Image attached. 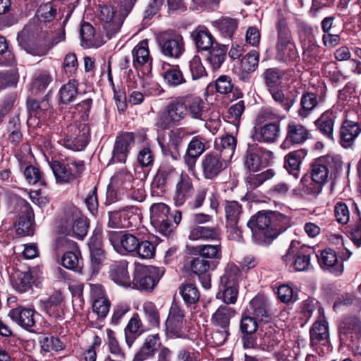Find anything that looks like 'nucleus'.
I'll return each mask as SVG.
<instances>
[{"label": "nucleus", "mask_w": 361, "mask_h": 361, "mask_svg": "<svg viewBox=\"0 0 361 361\" xmlns=\"http://www.w3.org/2000/svg\"><path fill=\"white\" fill-rule=\"evenodd\" d=\"M65 39V30L54 37L49 32L47 23L32 20L18 34L17 40L22 49L33 56H42L59 42Z\"/></svg>", "instance_id": "obj_1"}, {"label": "nucleus", "mask_w": 361, "mask_h": 361, "mask_svg": "<svg viewBox=\"0 0 361 361\" xmlns=\"http://www.w3.org/2000/svg\"><path fill=\"white\" fill-rule=\"evenodd\" d=\"M204 103L200 97H177L171 99L159 113L157 126L169 129L178 126L189 116L192 119L204 121Z\"/></svg>", "instance_id": "obj_2"}, {"label": "nucleus", "mask_w": 361, "mask_h": 361, "mask_svg": "<svg viewBox=\"0 0 361 361\" xmlns=\"http://www.w3.org/2000/svg\"><path fill=\"white\" fill-rule=\"evenodd\" d=\"M253 242L259 245L269 244L290 226V219L279 212L259 211L247 223Z\"/></svg>", "instance_id": "obj_3"}, {"label": "nucleus", "mask_w": 361, "mask_h": 361, "mask_svg": "<svg viewBox=\"0 0 361 361\" xmlns=\"http://www.w3.org/2000/svg\"><path fill=\"white\" fill-rule=\"evenodd\" d=\"M342 166L343 161L337 157L327 155L316 159L311 166V178L314 185L306 186L305 192L312 195L319 194L329 178L337 173Z\"/></svg>", "instance_id": "obj_4"}, {"label": "nucleus", "mask_w": 361, "mask_h": 361, "mask_svg": "<svg viewBox=\"0 0 361 361\" xmlns=\"http://www.w3.org/2000/svg\"><path fill=\"white\" fill-rule=\"evenodd\" d=\"M277 39L275 45L276 59L279 61H292L298 52L286 19L279 16L276 22Z\"/></svg>", "instance_id": "obj_5"}, {"label": "nucleus", "mask_w": 361, "mask_h": 361, "mask_svg": "<svg viewBox=\"0 0 361 361\" xmlns=\"http://www.w3.org/2000/svg\"><path fill=\"white\" fill-rule=\"evenodd\" d=\"M163 274L162 269L140 264H135L131 287L140 290H151L157 286Z\"/></svg>", "instance_id": "obj_6"}, {"label": "nucleus", "mask_w": 361, "mask_h": 361, "mask_svg": "<svg viewBox=\"0 0 361 361\" xmlns=\"http://www.w3.org/2000/svg\"><path fill=\"white\" fill-rule=\"evenodd\" d=\"M313 251L309 247L300 245L298 241H292L282 259L290 263L295 271H307L310 267V257Z\"/></svg>", "instance_id": "obj_7"}, {"label": "nucleus", "mask_w": 361, "mask_h": 361, "mask_svg": "<svg viewBox=\"0 0 361 361\" xmlns=\"http://www.w3.org/2000/svg\"><path fill=\"white\" fill-rule=\"evenodd\" d=\"M89 221L76 209L67 212L61 222V231L66 235L83 239L88 231Z\"/></svg>", "instance_id": "obj_8"}, {"label": "nucleus", "mask_w": 361, "mask_h": 361, "mask_svg": "<svg viewBox=\"0 0 361 361\" xmlns=\"http://www.w3.org/2000/svg\"><path fill=\"white\" fill-rule=\"evenodd\" d=\"M89 137L90 128L87 124H71L68 126L66 135L61 140V143L71 150L81 151L86 147Z\"/></svg>", "instance_id": "obj_9"}, {"label": "nucleus", "mask_w": 361, "mask_h": 361, "mask_svg": "<svg viewBox=\"0 0 361 361\" xmlns=\"http://www.w3.org/2000/svg\"><path fill=\"white\" fill-rule=\"evenodd\" d=\"M98 18L109 39L114 37L121 30L124 20V16L117 13L111 6H99Z\"/></svg>", "instance_id": "obj_10"}, {"label": "nucleus", "mask_w": 361, "mask_h": 361, "mask_svg": "<svg viewBox=\"0 0 361 361\" xmlns=\"http://www.w3.org/2000/svg\"><path fill=\"white\" fill-rule=\"evenodd\" d=\"M56 180L59 183H69L80 176L84 170V161H71L66 166L58 160L49 161Z\"/></svg>", "instance_id": "obj_11"}, {"label": "nucleus", "mask_w": 361, "mask_h": 361, "mask_svg": "<svg viewBox=\"0 0 361 361\" xmlns=\"http://www.w3.org/2000/svg\"><path fill=\"white\" fill-rule=\"evenodd\" d=\"M272 158V152L257 145H250L244 156V166L250 172H256L269 166Z\"/></svg>", "instance_id": "obj_12"}, {"label": "nucleus", "mask_w": 361, "mask_h": 361, "mask_svg": "<svg viewBox=\"0 0 361 361\" xmlns=\"http://www.w3.org/2000/svg\"><path fill=\"white\" fill-rule=\"evenodd\" d=\"M228 161L218 152L207 153L202 159L200 169L204 178L215 179L228 167Z\"/></svg>", "instance_id": "obj_13"}, {"label": "nucleus", "mask_w": 361, "mask_h": 361, "mask_svg": "<svg viewBox=\"0 0 361 361\" xmlns=\"http://www.w3.org/2000/svg\"><path fill=\"white\" fill-rule=\"evenodd\" d=\"M162 54L168 57L179 58L185 50L182 35L176 32L166 31L158 37Z\"/></svg>", "instance_id": "obj_14"}, {"label": "nucleus", "mask_w": 361, "mask_h": 361, "mask_svg": "<svg viewBox=\"0 0 361 361\" xmlns=\"http://www.w3.org/2000/svg\"><path fill=\"white\" fill-rule=\"evenodd\" d=\"M107 238L114 249L121 255L136 252L140 240L134 235L118 231H108Z\"/></svg>", "instance_id": "obj_15"}, {"label": "nucleus", "mask_w": 361, "mask_h": 361, "mask_svg": "<svg viewBox=\"0 0 361 361\" xmlns=\"http://www.w3.org/2000/svg\"><path fill=\"white\" fill-rule=\"evenodd\" d=\"M185 313L180 305L173 302L165 322L166 334L169 338H180L184 334Z\"/></svg>", "instance_id": "obj_16"}, {"label": "nucleus", "mask_w": 361, "mask_h": 361, "mask_svg": "<svg viewBox=\"0 0 361 361\" xmlns=\"http://www.w3.org/2000/svg\"><path fill=\"white\" fill-rule=\"evenodd\" d=\"M169 208L164 203H155L150 208V221L155 229L164 235L172 231V224L169 219Z\"/></svg>", "instance_id": "obj_17"}, {"label": "nucleus", "mask_w": 361, "mask_h": 361, "mask_svg": "<svg viewBox=\"0 0 361 361\" xmlns=\"http://www.w3.org/2000/svg\"><path fill=\"white\" fill-rule=\"evenodd\" d=\"M310 336L312 345L325 344L328 342L329 338V324L322 307L318 308V316L310 329Z\"/></svg>", "instance_id": "obj_18"}, {"label": "nucleus", "mask_w": 361, "mask_h": 361, "mask_svg": "<svg viewBox=\"0 0 361 361\" xmlns=\"http://www.w3.org/2000/svg\"><path fill=\"white\" fill-rule=\"evenodd\" d=\"M194 187L191 178L185 172H182L176 185L173 200L176 206L180 207L191 197Z\"/></svg>", "instance_id": "obj_19"}, {"label": "nucleus", "mask_w": 361, "mask_h": 361, "mask_svg": "<svg viewBox=\"0 0 361 361\" xmlns=\"http://www.w3.org/2000/svg\"><path fill=\"white\" fill-rule=\"evenodd\" d=\"M280 134L279 122H271L262 126H255L252 133L254 141L265 143L274 142Z\"/></svg>", "instance_id": "obj_20"}, {"label": "nucleus", "mask_w": 361, "mask_h": 361, "mask_svg": "<svg viewBox=\"0 0 361 361\" xmlns=\"http://www.w3.org/2000/svg\"><path fill=\"white\" fill-rule=\"evenodd\" d=\"M339 334L343 342L357 343L361 338V322L357 317L345 319L339 326Z\"/></svg>", "instance_id": "obj_21"}, {"label": "nucleus", "mask_w": 361, "mask_h": 361, "mask_svg": "<svg viewBox=\"0 0 361 361\" xmlns=\"http://www.w3.org/2000/svg\"><path fill=\"white\" fill-rule=\"evenodd\" d=\"M135 142L133 133H123L118 135L115 142L112 159L114 162L124 163L126 161L130 147Z\"/></svg>", "instance_id": "obj_22"}, {"label": "nucleus", "mask_w": 361, "mask_h": 361, "mask_svg": "<svg viewBox=\"0 0 361 361\" xmlns=\"http://www.w3.org/2000/svg\"><path fill=\"white\" fill-rule=\"evenodd\" d=\"M318 262L323 269L328 270L336 276H341L343 272V263L338 260L337 255L332 249L324 250L318 257Z\"/></svg>", "instance_id": "obj_23"}, {"label": "nucleus", "mask_w": 361, "mask_h": 361, "mask_svg": "<svg viewBox=\"0 0 361 361\" xmlns=\"http://www.w3.org/2000/svg\"><path fill=\"white\" fill-rule=\"evenodd\" d=\"M20 204L23 214L16 224V233L23 236L31 235L34 233V213L30 205L26 201L22 200Z\"/></svg>", "instance_id": "obj_24"}, {"label": "nucleus", "mask_w": 361, "mask_h": 361, "mask_svg": "<svg viewBox=\"0 0 361 361\" xmlns=\"http://www.w3.org/2000/svg\"><path fill=\"white\" fill-rule=\"evenodd\" d=\"M361 133V121L345 120L340 128V143L348 148L353 145L355 139Z\"/></svg>", "instance_id": "obj_25"}, {"label": "nucleus", "mask_w": 361, "mask_h": 361, "mask_svg": "<svg viewBox=\"0 0 361 361\" xmlns=\"http://www.w3.org/2000/svg\"><path fill=\"white\" fill-rule=\"evenodd\" d=\"M126 260L113 262L109 267V278L116 284L123 287H131V280L128 271Z\"/></svg>", "instance_id": "obj_26"}, {"label": "nucleus", "mask_w": 361, "mask_h": 361, "mask_svg": "<svg viewBox=\"0 0 361 361\" xmlns=\"http://www.w3.org/2000/svg\"><path fill=\"white\" fill-rule=\"evenodd\" d=\"M132 55L133 63L135 68L145 66L147 73H150L152 58L149 54L147 39L142 40L133 48Z\"/></svg>", "instance_id": "obj_27"}, {"label": "nucleus", "mask_w": 361, "mask_h": 361, "mask_svg": "<svg viewBox=\"0 0 361 361\" xmlns=\"http://www.w3.org/2000/svg\"><path fill=\"white\" fill-rule=\"evenodd\" d=\"M188 238L191 240H221L220 229L217 226L197 225L190 228Z\"/></svg>", "instance_id": "obj_28"}, {"label": "nucleus", "mask_w": 361, "mask_h": 361, "mask_svg": "<svg viewBox=\"0 0 361 361\" xmlns=\"http://www.w3.org/2000/svg\"><path fill=\"white\" fill-rule=\"evenodd\" d=\"M258 329L256 318L243 314L240 324V329L243 334V345L246 348H252L255 345L254 334Z\"/></svg>", "instance_id": "obj_29"}, {"label": "nucleus", "mask_w": 361, "mask_h": 361, "mask_svg": "<svg viewBox=\"0 0 361 361\" xmlns=\"http://www.w3.org/2000/svg\"><path fill=\"white\" fill-rule=\"evenodd\" d=\"M63 298L60 292H55L47 298L40 300V310L48 315L58 318L63 310L62 302Z\"/></svg>", "instance_id": "obj_30"}, {"label": "nucleus", "mask_w": 361, "mask_h": 361, "mask_svg": "<svg viewBox=\"0 0 361 361\" xmlns=\"http://www.w3.org/2000/svg\"><path fill=\"white\" fill-rule=\"evenodd\" d=\"M191 36L199 51H207L215 45V39L204 26H198L191 33Z\"/></svg>", "instance_id": "obj_31"}, {"label": "nucleus", "mask_w": 361, "mask_h": 361, "mask_svg": "<svg viewBox=\"0 0 361 361\" xmlns=\"http://www.w3.org/2000/svg\"><path fill=\"white\" fill-rule=\"evenodd\" d=\"M146 330L147 328L143 326L140 316L137 313H135L124 329L126 343L128 346L130 348L135 340Z\"/></svg>", "instance_id": "obj_32"}, {"label": "nucleus", "mask_w": 361, "mask_h": 361, "mask_svg": "<svg viewBox=\"0 0 361 361\" xmlns=\"http://www.w3.org/2000/svg\"><path fill=\"white\" fill-rule=\"evenodd\" d=\"M11 319L26 330L35 324V311L30 308L18 307L10 311Z\"/></svg>", "instance_id": "obj_33"}, {"label": "nucleus", "mask_w": 361, "mask_h": 361, "mask_svg": "<svg viewBox=\"0 0 361 361\" xmlns=\"http://www.w3.org/2000/svg\"><path fill=\"white\" fill-rule=\"evenodd\" d=\"M19 167L26 181L30 185L39 184L45 185L46 182L40 170L30 164H27L22 157H18Z\"/></svg>", "instance_id": "obj_34"}, {"label": "nucleus", "mask_w": 361, "mask_h": 361, "mask_svg": "<svg viewBox=\"0 0 361 361\" xmlns=\"http://www.w3.org/2000/svg\"><path fill=\"white\" fill-rule=\"evenodd\" d=\"M162 77L164 82L170 87L184 85L187 80L178 65H167L164 67Z\"/></svg>", "instance_id": "obj_35"}, {"label": "nucleus", "mask_w": 361, "mask_h": 361, "mask_svg": "<svg viewBox=\"0 0 361 361\" xmlns=\"http://www.w3.org/2000/svg\"><path fill=\"white\" fill-rule=\"evenodd\" d=\"M307 151L305 149L289 152L285 156L284 167L290 174L298 178L299 169L302 160L305 158Z\"/></svg>", "instance_id": "obj_36"}, {"label": "nucleus", "mask_w": 361, "mask_h": 361, "mask_svg": "<svg viewBox=\"0 0 361 361\" xmlns=\"http://www.w3.org/2000/svg\"><path fill=\"white\" fill-rule=\"evenodd\" d=\"M235 314L233 307L226 305H220L212 317V323L220 329H229L230 321Z\"/></svg>", "instance_id": "obj_37"}, {"label": "nucleus", "mask_w": 361, "mask_h": 361, "mask_svg": "<svg viewBox=\"0 0 361 361\" xmlns=\"http://www.w3.org/2000/svg\"><path fill=\"white\" fill-rule=\"evenodd\" d=\"M159 339L158 334L149 335L140 350L135 354L133 361H144L152 357L154 355Z\"/></svg>", "instance_id": "obj_38"}, {"label": "nucleus", "mask_w": 361, "mask_h": 361, "mask_svg": "<svg viewBox=\"0 0 361 361\" xmlns=\"http://www.w3.org/2000/svg\"><path fill=\"white\" fill-rule=\"evenodd\" d=\"M209 51L207 61L210 65L213 71H218L226 57L227 48L225 46L215 44Z\"/></svg>", "instance_id": "obj_39"}, {"label": "nucleus", "mask_w": 361, "mask_h": 361, "mask_svg": "<svg viewBox=\"0 0 361 361\" xmlns=\"http://www.w3.org/2000/svg\"><path fill=\"white\" fill-rule=\"evenodd\" d=\"M308 136V130L303 126L292 123L288 126L285 142L293 144H301L307 140Z\"/></svg>", "instance_id": "obj_40"}, {"label": "nucleus", "mask_w": 361, "mask_h": 361, "mask_svg": "<svg viewBox=\"0 0 361 361\" xmlns=\"http://www.w3.org/2000/svg\"><path fill=\"white\" fill-rule=\"evenodd\" d=\"M78 82L75 79L62 85L59 91L60 102L63 104H69L74 102L78 94Z\"/></svg>", "instance_id": "obj_41"}, {"label": "nucleus", "mask_w": 361, "mask_h": 361, "mask_svg": "<svg viewBox=\"0 0 361 361\" xmlns=\"http://www.w3.org/2000/svg\"><path fill=\"white\" fill-rule=\"evenodd\" d=\"M275 174V171L271 169H267L259 173H250L245 179L246 187L248 190H253L264 182L271 179Z\"/></svg>", "instance_id": "obj_42"}, {"label": "nucleus", "mask_w": 361, "mask_h": 361, "mask_svg": "<svg viewBox=\"0 0 361 361\" xmlns=\"http://www.w3.org/2000/svg\"><path fill=\"white\" fill-rule=\"evenodd\" d=\"M143 317L147 324V329L159 328L160 314L156 305L152 302H145L142 305Z\"/></svg>", "instance_id": "obj_43"}, {"label": "nucleus", "mask_w": 361, "mask_h": 361, "mask_svg": "<svg viewBox=\"0 0 361 361\" xmlns=\"http://www.w3.org/2000/svg\"><path fill=\"white\" fill-rule=\"evenodd\" d=\"M194 252L200 257L208 259L214 260L219 262L221 258V245L220 241L216 244H205L195 247Z\"/></svg>", "instance_id": "obj_44"}, {"label": "nucleus", "mask_w": 361, "mask_h": 361, "mask_svg": "<svg viewBox=\"0 0 361 361\" xmlns=\"http://www.w3.org/2000/svg\"><path fill=\"white\" fill-rule=\"evenodd\" d=\"M219 264L217 261L208 260L202 257L192 259L190 262L191 271L199 276L208 274L212 270H214Z\"/></svg>", "instance_id": "obj_45"}, {"label": "nucleus", "mask_w": 361, "mask_h": 361, "mask_svg": "<svg viewBox=\"0 0 361 361\" xmlns=\"http://www.w3.org/2000/svg\"><path fill=\"white\" fill-rule=\"evenodd\" d=\"M108 226L113 228H125L131 226L128 213L125 209L108 212Z\"/></svg>", "instance_id": "obj_46"}, {"label": "nucleus", "mask_w": 361, "mask_h": 361, "mask_svg": "<svg viewBox=\"0 0 361 361\" xmlns=\"http://www.w3.org/2000/svg\"><path fill=\"white\" fill-rule=\"evenodd\" d=\"M285 73L279 68H269L264 71L262 78L268 90L278 87L282 83Z\"/></svg>", "instance_id": "obj_47"}, {"label": "nucleus", "mask_w": 361, "mask_h": 361, "mask_svg": "<svg viewBox=\"0 0 361 361\" xmlns=\"http://www.w3.org/2000/svg\"><path fill=\"white\" fill-rule=\"evenodd\" d=\"M334 118L335 116L332 112L326 111L315 122L321 133L330 140L334 139Z\"/></svg>", "instance_id": "obj_48"}, {"label": "nucleus", "mask_w": 361, "mask_h": 361, "mask_svg": "<svg viewBox=\"0 0 361 361\" xmlns=\"http://www.w3.org/2000/svg\"><path fill=\"white\" fill-rule=\"evenodd\" d=\"M241 272L238 267L233 263L228 264L224 274L220 279V286H238V279Z\"/></svg>", "instance_id": "obj_49"}, {"label": "nucleus", "mask_w": 361, "mask_h": 361, "mask_svg": "<svg viewBox=\"0 0 361 361\" xmlns=\"http://www.w3.org/2000/svg\"><path fill=\"white\" fill-rule=\"evenodd\" d=\"M317 104L318 100L316 94L310 92H305L302 95L300 99V108L298 110L299 116L306 118Z\"/></svg>", "instance_id": "obj_50"}, {"label": "nucleus", "mask_w": 361, "mask_h": 361, "mask_svg": "<svg viewBox=\"0 0 361 361\" xmlns=\"http://www.w3.org/2000/svg\"><path fill=\"white\" fill-rule=\"evenodd\" d=\"M224 212L226 223L239 221L243 214L242 205L237 201H225Z\"/></svg>", "instance_id": "obj_51"}, {"label": "nucleus", "mask_w": 361, "mask_h": 361, "mask_svg": "<svg viewBox=\"0 0 361 361\" xmlns=\"http://www.w3.org/2000/svg\"><path fill=\"white\" fill-rule=\"evenodd\" d=\"M32 282V276L29 271L18 272L16 278L13 277L12 279L13 288L20 293H25L31 289Z\"/></svg>", "instance_id": "obj_52"}, {"label": "nucleus", "mask_w": 361, "mask_h": 361, "mask_svg": "<svg viewBox=\"0 0 361 361\" xmlns=\"http://www.w3.org/2000/svg\"><path fill=\"white\" fill-rule=\"evenodd\" d=\"M269 92L274 102L286 111H289L295 102V99L294 98L285 96L283 90L278 87L269 89Z\"/></svg>", "instance_id": "obj_53"}, {"label": "nucleus", "mask_w": 361, "mask_h": 361, "mask_svg": "<svg viewBox=\"0 0 361 361\" xmlns=\"http://www.w3.org/2000/svg\"><path fill=\"white\" fill-rule=\"evenodd\" d=\"M235 147V137L231 135H226L221 139V150L218 153L221 154L224 157L226 158V161H229L234 154Z\"/></svg>", "instance_id": "obj_54"}, {"label": "nucleus", "mask_w": 361, "mask_h": 361, "mask_svg": "<svg viewBox=\"0 0 361 361\" xmlns=\"http://www.w3.org/2000/svg\"><path fill=\"white\" fill-rule=\"evenodd\" d=\"M180 293L187 305L195 304L200 299V292L195 285L186 283L180 288Z\"/></svg>", "instance_id": "obj_55"}, {"label": "nucleus", "mask_w": 361, "mask_h": 361, "mask_svg": "<svg viewBox=\"0 0 361 361\" xmlns=\"http://www.w3.org/2000/svg\"><path fill=\"white\" fill-rule=\"evenodd\" d=\"M82 262L80 252L78 249L75 251L66 252L62 257V265L68 269H80Z\"/></svg>", "instance_id": "obj_56"}, {"label": "nucleus", "mask_w": 361, "mask_h": 361, "mask_svg": "<svg viewBox=\"0 0 361 361\" xmlns=\"http://www.w3.org/2000/svg\"><path fill=\"white\" fill-rule=\"evenodd\" d=\"M259 54L255 50L248 52L241 60L240 68L243 72L251 73L256 70L259 64Z\"/></svg>", "instance_id": "obj_57"}, {"label": "nucleus", "mask_w": 361, "mask_h": 361, "mask_svg": "<svg viewBox=\"0 0 361 361\" xmlns=\"http://www.w3.org/2000/svg\"><path fill=\"white\" fill-rule=\"evenodd\" d=\"M217 27L221 33L228 38H231L238 27V21L229 17H224L217 23Z\"/></svg>", "instance_id": "obj_58"}, {"label": "nucleus", "mask_w": 361, "mask_h": 361, "mask_svg": "<svg viewBox=\"0 0 361 361\" xmlns=\"http://www.w3.org/2000/svg\"><path fill=\"white\" fill-rule=\"evenodd\" d=\"M190 72L192 80H198L207 75L205 67L203 66L201 59L195 55L189 62Z\"/></svg>", "instance_id": "obj_59"}, {"label": "nucleus", "mask_w": 361, "mask_h": 361, "mask_svg": "<svg viewBox=\"0 0 361 361\" xmlns=\"http://www.w3.org/2000/svg\"><path fill=\"white\" fill-rule=\"evenodd\" d=\"M133 180V178L132 174L126 169H122L111 178V184L117 187H124L128 189V186L131 185Z\"/></svg>", "instance_id": "obj_60"}, {"label": "nucleus", "mask_w": 361, "mask_h": 361, "mask_svg": "<svg viewBox=\"0 0 361 361\" xmlns=\"http://www.w3.org/2000/svg\"><path fill=\"white\" fill-rule=\"evenodd\" d=\"M156 245L149 241L142 240L139 242L136 250V255L141 259H152L155 255Z\"/></svg>", "instance_id": "obj_61"}, {"label": "nucleus", "mask_w": 361, "mask_h": 361, "mask_svg": "<svg viewBox=\"0 0 361 361\" xmlns=\"http://www.w3.org/2000/svg\"><path fill=\"white\" fill-rule=\"evenodd\" d=\"M107 345L110 353L123 359L125 358V353L123 352L118 341H117L115 332L111 329H106Z\"/></svg>", "instance_id": "obj_62"}, {"label": "nucleus", "mask_w": 361, "mask_h": 361, "mask_svg": "<svg viewBox=\"0 0 361 361\" xmlns=\"http://www.w3.org/2000/svg\"><path fill=\"white\" fill-rule=\"evenodd\" d=\"M80 33L82 42V46L90 47L93 45L94 28L90 23L84 22L81 25Z\"/></svg>", "instance_id": "obj_63"}, {"label": "nucleus", "mask_w": 361, "mask_h": 361, "mask_svg": "<svg viewBox=\"0 0 361 361\" xmlns=\"http://www.w3.org/2000/svg\"><path fill=\"white\" fill-rule=\"evenodd\" d=\"M56 13V10L51 4H45L39 7L37 11V18L34 20H40L41 22L46 23L54 19Z\"/></svg>", "instance_id": "obj_64"}]
</instances>
